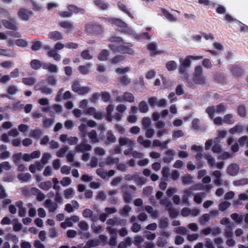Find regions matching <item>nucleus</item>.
<instances>
[{
  "instance_id": "obj_25",
  "label": "nucleus",
  "mask_w": 248,
  "mask_h": 248,
  "mask_svg": "<svg viewBox=\"0 0 248 248\" xmlns=\"http://www.w3.org/2000/svg\"><path fill=\"white\" fill-rule=\"evenodd\" d=\"M99 239L100 241H98L97 240H91L88 242V245H90L92 247H94L98 245H99V243H101V242H105L107 240V238L104 235H100L99 236Z\"/></svg>"
},
{
  "instance_id": "obj_16",
  "label": "nucleus",
  "mask_w": 248,
  "mask_h": 248,
  "mask_svg": "<svg viewBox=\"0 0 248 248\" xmlns=\"http://www.w3.org/2000/svg\"><path fill=\"white\" fill-rule=\"evenodd\" d=\"M86 30L88 32L90 33H99L100 32L99 27L91 24L86 25Z\"/></svg>"
},
{
  "instance_id": "obj_54",
  "label": "nucleus",
  "mask_w": 248,
  "mask_h": 248,
  "mask_svg": "<svg viewBox=\"0 0 248 248\" xmlns=\"http://www.w3.org/2000/svg\"><path fill=\"white\" fill-rule=\"evenodd\" d=\"M71 183V180L69 177H64L62 180L61 181V184L63 186H69Z\"/></svg>"
},
{
  "instance_id": "obj_28",
  "label": "nucleus",
  "mask_w": 248,
  "mask_h": 248,
  "mask_svg": "<svg viewBox=\"0 0 248 248\" xmlns=\"http://www.w3.org/2000/svg\"><path fill=\"white\" fill-rule=\"evenodd\" d=\"M114 109V106L112 105H109L106 108L107 111V119L111 122L112 120V113Z\"/></svg>"
},
{
  "instance_id": "obj_10",
  "label": "nucleus",
  "mask_w": 248,
  "mask_h": 248,
  "mask_svg": "<svg viewBox=\"0 0 248 248\" xmlns=\"http://www.w3.org/2000/svg\"><path fill=\"white\" fill-rule=\"evenodd\" d=\"M1 24H2L5 28L14 31H16L18 29V28L16 27L14 22H11L7 20H2L1 22H0V28H1Z\"/></svg>"
},
{
  "instance_id": "obj_63",
  "label": "nucleus",
  "mask_w": 248,
  "mask_h": 248,
  "mask_svg": "<svg viewBox=\"0 0 248 248\" xmlns=\"http://www.w3.org/2000/svg\"><path fill=\"white\" fill-rule=\"evenodd\" d=\"M74 126V123L72 120H67L64 123V126L67 129H72Z\"/></svg>"
},
{
  "instance_id": "obj_5",
  "label": "nucleus",
  "mask_w": 248,
  "mask_h": 248,
  "mask_svg": "<svg viewBox=\"0 0 248 248\" xmlns=\"http://www.w3.org/2000/svg\"><path fill=\"white\" fill-rule=\"evenodd\" d=\"M65 47V45L60 42H57L54 46V50L50 51L48 53L49 57H52L56 61H60L61 55L56 52V50H60Z\"/></svg>"
},
{
  "instance_id": "obj_57",
  "label": "nucleus",
  "mask_w": 248,
  "mask_h": 248,
  "mask_svg": "<svg viewBox=\"0 0 248 248\" xmlns=\"http://www.w3.org/2000/svg\"><path fill=\"white\" fill-rule=\"evenodd\" d=\"M223 122L228 124H231L233 123L232 116L231 115L227 114L224 116Z\"/></svg>"
},
{
  "instance_id": "obj_56",
  "label": "nucleus",
  "mask_w": 248,
  "mask_h": 248,
  "mask_svg": "<svg viewBox=\"0 0 248 248\" xmlns=\"http://www.w3.org/2000/svg\"><path fill=\"white\" fill-rule=\"evenodd\" d=\"M148 101L151 106H158V99L156 97H151L149 99Z\"/></svg>"
},
{
  "instance_id": "obj_3",
  "label": "nucleus",
  "mask_w": 248,
  "mask_h": 248,
  "mask_svg": "<svg viewBox=\"0 0 248 248\" xmlns=\"http://www.w3.org/2000/svg\"><path fill=\"white\" fill-rule=\"evenodd\" d=\"M226 105L221 104L217 106H212L208 107L206 109V112L209 116L212 118L217 114H219L223 112L226 109Z\"/></svg>"
},
{
  "instance_id": "obj_18",
  "label": "nucleus",
  "mask_w": 248,
  "mask_h": 248,
  "mask_svg": "<svg viewBox=\"0 0 248 248\" xmlns=\"http://www.w3.org/2000/svg\"><path fill=\"white\" fill-rule=\"evenodd\" d=\"M175 152L173 150H169L165 152V156L164 157L163 160L165 162H170L173 159V156Z\"/></svg>"
},
{
  "instance_id": "obj_62",
  "label": "nucleus",
  "mask_w": 248,
  "mask_h": 248,
  "mask_svg": "<svg viewBox=\"0 0 248 248\" xmlns=\"http://www.w3.org/2000/svg\"><path fill=\"white\" fill-rule=\"evenodd\" d=\"M9 76L11 78H16L19 76V70L17 68H16L10 72Z\"/></svg>"
},
{
  "instance_id": "obj_14",
  "label": "nucleus",
  "mask_w": 248,
  "mask_h": 248,
  "mask_svg": "<svg viewBox=\"0 0 248 248\" xmlns=\"http://www.w3.org/2000/svg\"><path fill=\"white\" fill-rule=\"evenodd\" d=\"M79 205L77 201H73L71 203L67 204L65 207V210L69 212H74L78 208Z\"/></svg>"
},
{
  "instance_id": "obj_36",
  "label": "nucleus",
  "mask_w": 248,
  "mask_h": 248,
  "mask_svg": "<svg viewBox=\"0 0 248 248\" xmlns=\"http://www.w3.org/2000/svg\"><path fill=\"white\" fill-rule=\"evenodd\" d=\"M162 13L164 16L170 21H174L176 20V17L164 9H161Z\"/></svg>"
},
{
  "instance_id": "obj_60",
  "label": "nucleus",
  "mask_w": 248,
  "mask_h": 248,
  "mask_svg": "<svg viewBox=\"0 0 248 248\" xmlns=\"http://www.w3.org/2000/svg\"><path fill=\"white\" fill-rule=\"evenodd\" d=\"M124 61V57L122 56H118L111 60V63L113 64L122 62Z\"/></svg>"
},
{
  "instance_id": "obj_7",
  "label": "nucleus",
  "mask_w": 248,
  "mask_h": 248,
  "mask_svg": "<svg viewBox=\"0 0 248 248\" xmlns=\"http://www.w3.org/2000/svg\"><path fill=\"white\" fill-rule=\"evenodd\" d=\"M134 97L133 94L130 93L126 92L121 96H118L116 98L118 102H128L132 103L134 101Z\"/></svg>"
},
{
  "instance_id": "obj_34",
  "label": "nucleus",
  "mask_w": 248,
  "mask_h": 248,
  "mask_svg": "<svg viewBox=\"0 0 248 248\" xmlns=\"http://www.w3.org/2000/svg\"><path fill=\"white\" fill-rule=\"evenodd\" d=\"M22 202H18L16 203V206L19 208L18 214L20 217L25 216L26 214V211L25 208L22 207Z\"/></svg>"
},
{
  "instance_id": "obj_27",
  "label": "nucleus",
  "mask_w": 248,
  "mask_h": 248,
  "mask_svg": "<svg viewBox=\"0 0 248 248\" xmlns=\"http://www.w3.org/2000/svg\"><path fill=\"white\" fill-rule=\"evenodd\" d=\"M0 56L12 58L14 57V55L11 50L0 47Z\"/></svg>"
},
{
  "instance_id": "obj_49",
  "label": "nucleus",
  "mask_w": 248,
  "mask_h": 248,
  "mask_svg": "<svg viewBox=\"0 0 248 248\" xmlns=\"http://www.w3.org/2000/svg\"><path fill=\"white\" fill-rule=\"evenodd\" d=\"M68 10L72 13V15L73 13H82L83 11L82 9H79L75 5H69L68 6Z\"/></svg>"
},
{
  "instance_id": "obj_21",
  "label": "nucleus",
  "mask_w": 248,
  "mask_h": 248,
  "mask_svg": "<svg viewBox=\"0 0 248 248\" xmlns=\"http://www.w3.org/2000/svg\"><path fill=\"white\" fill-rule=\"evenodd\" d=\"M6 146L2 145L0 146V151L1 153L0 158L2 159H6L10 156L11 154L9 152L6 151Z\"/></svg>"
},
{
  "instance_id": "obj_32",
  "label": "nucleus",
  "mask_w": 248,
  "mask_h": 248,
  "mask_svg": "<svg viewBox=\"0 0 248 248\" xmlns=\"http://www.w3.org/2000/svg\"><path fill=\"white\" fill-rule=\"evenodd\" d=\"M92 67V65L90 63L85 66H80L79 67L80 72L83 74H87L90 71V69Z\"/></svg>"
},
{
  "instance_id": "obj_44",
  "label": "nucleus",
  "mask_w": 248,
  "mask_h": 248,
  "mask_svg": "<svg viewBox=\"0 0 248 248\" xmlns=\"http://www.w3.org/2000/svg\"><path fill=\"white\" fill-rule=\"evenodd\" d=\"M61 26L68 30H70L73 28V24L68 21H63L60 23Z\"/></svg>"
},
{
  "instance_id": "obj_50",
  "label": "nucleus",
  "mask_w": 248,
  "mask_h": 248,
  "mask_svg": "<svg viewBox=\"0 0 248 248\" xmlns=\"http://www.w3.org/2000/svg\"><path fill=\"white\" fill-rule=\"evenodd\" d=\"M94 3L97 6L101 8L102 9H107L108 5V3H104L101 0H95Z\"/></svg>"
},
{
  "instance_id": "obj_22",
  "label": "nucleus",
  "mask_w": 248,
  "mask_h": 248,
  "mask_svg": "<svg viewBox=\"0 0 248 248\" xmlns=\"http://www.w3.org/2000/svg\"><path fill=\"white\" fill-rule=\"evenodd\" d=\"M161 204L165 205L166 206V207L168 208V210L169 211V213L170 214V215L173 217H174L178 215L177 212L174 211L173 210L170 209V206L171 205V203L170 202H164L163 201L161 202Z\"/></svg>"
},
{
  "instance_id": "obj_26",
  "label": "nucleus",
  "mask_w": 248,
  "mask_h": 248,
  "mask_svg": "<svg viewBox=\"0 0 248 248\" xmlns=\"http://www.w3.org/2000/svg\"><path fill=\"white\" fill-rule=\"evenodd\" d=\"M119 143L121 146L127 145L128 147H131L133 145V142L126 138H121L119 139Z\"/></svg>"
},
{
  "instance_id": "obj_59",
  "label": "nucleus",
  "mask_w": 248,
  "mask_h": 248,
  "mask_svg": "<svg viewBox=\"0 0 248 248\" xmlns=\"http://www.w3.org/2000/svg\"><path fill=\"white\" fill-rule=\"evenodd\" d=\"M193 181V178L190 175H186L183 177V183L184 184H190Z\"/></svg>"
},
{
  "instance_id": "obj_13",
  "label": "nucleus",
  "mask_w": 248,
  "mask_h": 248,
  "mask_svg": "<svg viewBox=\"0 0 248 248\" xmlns=\"http://www.w3.org/2000/svg\"><path fill=\"white\" fill-rule=\"evenodd\" d=\"M8 35H11L13 37H20L21 34L18 32H7L6 33L0 32V40H5L8 39Z\"/></svg>"
},
{
  "instance_id": "obj_20",
  "label": "nucleus",
  "mask_w": 248,
  "mask_h": 248,
  "mask_svg": "<svg viewBox=\"0 0 248 248\" xmlns=\"http://www.w3.org/2000/svg\"><path fill=\"white\" fill-rule=\"evenodd\" d=\"M239 168L237 165L231 164L228 167L227 169V171L229 174L232 176H234L237 174L239 171Z\"/></svg>"
},
{
  "instance_id": "obj_53",
  "label": "nucleus",
  "mask_w": 248,
  "mask_h": 248,
  "mask_svg": "<svg viewBox=\"0 0 248 248\" xmlns=\"http://www.w3.org/2000/svg\"><path fill=\"white\" fill-rule=\"evenodd\" d=\"M156 75V72L154 70H149L146 74V78L148 79H153L155 78Z\"/></svg>"
},
{
  "instance_id": "obj_58",
  "label": "nucleus",
  "mask_w": 248,
  "mask_h": 248,
  "mask_svg": "<svg viewBox=\"0 0 248 248\" xmlns=\"http://www.w3.org/2000/svg\"><path fill=\"white\" fill-rule=\"evenodd\" d=\"M95 109L93 107H90L84 109V113L86 114L90 115H93L95 112Z\"/></svg>"
},
{
  "instance_id": "obj_4",
  "label": "nucleus",
  "mask_w": 248,
  "mask_h": 248,
  "mask_svg": "<svg viewBox=\"0 0 248 248\" xmlns=\"http://www.w3.org/2000/svg\"><path fill=\"white\" fill-rule=\"evenodd\" d=\"M109 22L118 26L119 30L123 31H126L129 34L133 33V31L128 29L125 23L119 19L112 18L109 20Z\"/></svg>"
},
{
  "instance_id": "obj_17",
  "label": "nucleus",
  "mask_w": 248,
  "mask_h": 248,
  "mask_svg": "<svg viewBox=\"0 0 248 248\" xmlns=\"http://www.w3.org/2000/svg\"><path fill=\"white\" fill-rule=\"evenodd\" d=\"M148 49L150 51L152 55L161 54L162 51H158L157 50V45L155 43H151L148 45Z\"/></svg>"
},
{
  "instance_id": "obj_45",
  "label": "nucleus",
  "mask_w": 248,
  "mask_h": 248,
  "mask_svg": "<svg viewBox=\"0 0 248 248\" xmlns=\"http://www.w3.org/2000/svg\"><path fill=\"white\" fill-rule=\"evenodd\" d=\"M22 82L27 85H31L35 83V79L33 78H23Z\"/></svg>"
},
{
  "instance_id": "obj_64",
  "label": "nucleus",
  "mask_w": 248,
  "mask_h": 248,
  "mask_svg": "<svg viewBox=\"0 0 248 248\" xmlns=\"http://www.w3.org/2000/svg\"><path fill=\"white\" fill-rule=\"evenodd\" d=\"M142 123L143 126L147 128L151 124V122L149 118L144 117L142 119Z\"/></svg>"
},
{
  "instance_id": "obj_1",
  "label": "nucleus",
  "mask_w": 248,
  "mask_h": 248,
  "mask_svg": "<svg viewBox=\"0 0 248 248\" xmlns=\"http://www.w3.org/2000/svg\"><path fill=\"white\" fill-rule=\"evenodd\" d=\"M110 41L111 44L110 45V47L114 50H118L119 51H124L128 54H132L133 52L132 49L127 48L123 46V44L124 42L122 39L119 37H113L111 38Z\"/></svg>"
},
{
  "instance_id": "obj_40",
  "label": "nucleus",
  "mask_w": 248,
  "mask_h": 248,
  "mask_svg": "<svg viewBox=\"0 0 248 248\" xmlns=\"http://www.w3.org/2000/svg\"><path fill=\"white\" fill-rule=\"evenodd\" d=\"M74 189L72 188H68L64 191V196L66 199H71L74 195Z\"/></svg>"
},
{
  "instance_id": "obj_35",
  "label": "nucleus",
  "mask_w": 248,
  "mask_h": 248,
  "mask_svg": "<svg viewBox=\"0 0 248 248\" xmlns=\"http://www.w3.org/2000/svg\"><path fill=\"white\" fill-rule=\"evenodd\" d=\"M31 67L34 69H38L40 68L42 66V62L37 60H33L30 63Z\"/></svg>"
},
{
  "instance_id": "obj_23",
  "label": "nucleus",
  "mask_w": 248,
  "mask_h": 248,
  "mask_svg": "<svg viewBox=\"0 0 248 248\" xmlns=\"http://www.w3.org/2000/svg\"><path fill=\"white\" fill-rule=\"evenodd\" d=\"M191 151L193 152H198L196 155V158L198 160L201 159L202 157V147L200 146L193 145L191 147Z\"/></svg>"
},
{
  "instance_id": "obj_11",
  "label": "nucleus",
  "mask_w": 248,
  "mask_h": 248,
  "mask_svg": "<svg viewBox=\"0 0 248 248\" xmlns=\"http://www.w3.org/2000/svg\"><path fill=\"white\" fill-rule=\"evenodd\" d=\"M97 174L103 178H106L107 177L112 176L114 174V171L111 170L108 172L102 169H99L96 170Z\"/></svg>"
},
{
  "instance_id": "obj_15",
  "label": "nucleus",
  "mask_w": 248,
  "mask_h": 248,
  "mask_svg": "<svg viewBox=\"0 0 248 248\" xmlns=\"http://www.w3.org/2000/svg\"><path fill=\"white\" fill-rule=\"evenodd\" d=\"M205 158L208 161L209 164L211 167L217 166V168L221 169L223 166V162L218 163L216 165L214 159L210 155H205Z\"/></svg>"
},
{
  "instance_id": "obj_51",
  "label": "nucleus",
  "mask_w": 248,
  "mask_h": 248,
  "mask_svg": "<svg viewBox=\"0 0 248 248\" xmlns=\"http://www.w3.org/2000/svg\"><path fill=\"white\" fill-rule=\"evenodd\" d=\"M146 211L149 214H151V216L153 217H156L158 216V213L156 211H154L152 207L147 206L145 207Z\"/></svg>"
},
{
  "instance_id": "obj_8",
  "label": "nucleus",
  "mask_w": 248,
  "mask_h": 248,
  "mask_svg": "<svg viewBox=\"0 0 248 248\" xmlns=\"http://www.w3.org/2000/svg\"><path fill=\"white\" fill-rule=\"evenodd\" d=\"M116 109L118 113H116L113 117L116 120L120 121L122 118V113H123L126 109V107L124 104H119L116 107Z\"/></svg>"
},
{
  "instance_id": "obj_39",
  "label": "nucleus",
  "mask_w": 248,
  "mask_h": 248,
  "mask_svg": "<svg viewBox=\"0 0 248 248\" xmlns=\"http://www.w3.org/2000/svg\"><path fill=\"white\" fill-rule=\"evenodd\" d=\"M166 67L169 71H173L177 67V64L174 61H170L166 64Z\"/></svg>"
},
{
  "instance_id": "obj_29",
  "label": "nucleus",
  "mask_w": 248,
  "mask_h": 248,
  "mask_svg": "<svg viewBox=\"0 0 248 248\" xmlns=\"http://www.w3.org/2000/svg\"><path fill=\"white\" fill-rule=\"evenodd\" d=\"M139 109L141 113H146L149 110L148 106L145 101H141L139 105Z\"/></svg>"
},
{
  "instance_id": "obj_37",
  "label": "nucleus",
  "mask_w": 248,
  "mask_h": 248,
  "mask_svg": "<svg viewBox=\"0 0 248 248\" xmlns=\"http://www.w3.org/2000/svg\"><path fill=\"white\" fill-rule=\"evenodd\" d=\"M46 159L45 156V155H44L42 158L41 162L38 163L37 164H36L37 170H38V171L42 170L43 168L46 165Z\"/></svg>"
},
{
  "instance_id": "obj_46",
  "label": "nucleus",
  "mask_w": 248,
  "mask_h": 248,
  "mask_svg": "<svg viewBox=\"0 0 248 248\" xmlns=\"http://www.w3.org/2000/svg\"><path fill=\"white\" fill-rule=\"evenodd\" d=\"M73 223L72 222L70 218L66 219L64 222L61 223V226L62 228L66 229L67 227L73 226Z\"/></svg>"
},
{
  "instance_id": "obj_9",
  "label": "nucleus",
  "mask_w": 248,
  "mask_h": 248,
  "mask_svg": "<svg viewBox=\"0 0 248 248\" xmlns=\"http://www.w3.org/2000/svg\"><path fill=\"white\" fill-rule=\"evenodd\" d=\"M180 62L181 63L180 65V72L181 73H184L185 69L189 68L191 64V60L190 58L187 56L185 59L182 58L180 59Z\"/></svg>"
},
{
  "instance_id": "obj_52",
  "label": "nucleus",
  "mask_w": 248,
  "mask_h": 248,
  "mask_svg": "<svg viewBox=\"0 0 248 248\" xmlns=\"http://www.w3.org/2000/svg\"><path fill=\"white\" fill-rule=\"evenodd\" d=\"M13 65V63L10 61H4L0 63V66L4 69H10Z\"/></svg>"
},
{
  "instance_id": "obj_41",
  "label": "nucleus",
  "mask_w": 248,
  "mask_h": 248,
  "mask_svg": "<svg viewBox=\"0 0 248 248\" xmlns=\"http://www.w3.org/2000/svg\"><path fill=\"white\" fill-rule=\"evenodd\" d=\"M118 7L119 9L123 12L125 13L126 14H127L129 17L132 18L133 16L130 14L129 10L127 9L125 5H124V4L121 3L120 2L118 3Z\"/></svg>"
},
{
  "instance_id": "obj_24",
  "label": "nucleus",
  "mask_w": 248,
  "mask_h": 248,
  "mask_svg": "<svg viewBox=\"0 0 248 248\" xmlns=\"http://www.w3.org/2000/svg\"><path fill=\"white\" fill-rule=\"evenodd\" d=\"M91 146L89 144H86L84 142L81 143L79 145L77 146V149L78 151L81 152H84L85 151H90L91 149Z\"/></svg>"
},
{
  "instance_id": "obj_43",
  "label": "nucleus",
  "mask_w": 248,
  "mask_h": 248,
  "mask_svg": "<svg viewBox=\"0 0 248 248\" xmlns=\"http://www.w3.org/2000/svg\"><path fill=\"white\" fill-rule=\"evenodd\" d=\"M108 230H109L110 233L111 235V240H110V244L112 246L115 245L116 244V233L115 232H113V231L112 229L108 228Z\"/></svg>"
},
{
  "instance_id": "obj_19",
  "label": "nucleus",
  "mask_w": 248,
  "mask_h": 248,
  "mask_svg": "<svg viewBox=\"0 0 248 248\" xmlns=\"http://www.w3.org/2000/svg\"><path fill=\"white\" fill-rule=\"evenodd\" d=\"M227 144L231 146V150L232 152L235 153L239 150V146L238 143L234 141V140L232 138L228 139Z\"/></svg>"
},
{
  "instance_id": "obj_48",
  "label": "nucleus",
  "mask_w": 248,
  "mask_h": 248,
  "mask_svg": "<svg viewBox=\"0 0 248 248\" xmlns=\"http://www.w3.org/2000/svg\"><path fill=\"white\" fill-rule=\"evenodd\" d=\"M88 136L93 142H97L98 140L96 136V133L95 131L92 130L88 133Z\"/></svg>"
},
{
  "instance_id": "obj_55",
  "label": "nucleus",
  "mask_w": 248,
  "mask_h": 248,
  "mask_svg": "<svg viewBox=\"0 0 248 248\" xmlns=\"http://www.w3.org/2000/svg\"><path fill=\"white\" fill-rule=\"evenodd\" d=\"M47 207H48L50 212H54L57 207V204L54 202H50L47 200Z\"/></svg>"
},
{
  "instance_id": "obj_12",
  "label": "nucleus",
  "mask_w": 248,
  "mask_h": 248,
  "mask_svg": "<svg viewBox=\"0 0 248 248\" xmlns=\"http://www.w3.org/2000/svg\"><path fill=\"white\" fill-rule=\"evenodd\" d=\"M31 15V11L24 9H21L18 12L19 16L24 20H27Z\"/></svg>"
},
{
  "instance_id": "obj_31",
  "label": "nucleus",
  "mask_w": 248,
  "mask_h": 248,
  "mask_svg": "<svg viewBox=\"0 0 248 248\" xmlns=\"http://www.w3.org/2000/svg\"><path fill=\"white\" fill-rule=\"evenodd\" d=\"M109 56V53L106 49L102 50L99 54L98 59L101 61H106Z\"/></svg>"
},
{
  "instance_id": "obj_42",
  "label": "nucleus",
  "mask_w": 248,
  "mask_h": 248,
  "mask_svg": "<svg viewBox=\"0 0 248 248\" xmlns=\"http://www.w3.org/2000/svg\"><path fill=\"white\" fill-rule=\"evenodd\" d=\"M42 46V43L40 41H35L32 42L31 49L34 51L39 50Z\"/></svg>"
},
{
  "instance_id": "obj_47",
  "label": "nucleus",
  "mask_w": 248,
  "mask_h": 248,
  "mask_svg": "<svg viewBox=\"0 0 248 248\" xmlns=\"http://www.w3.org/2000/svg\"><path fill=\"white\" fill-rule=\"evenodd\" d=\"M238 142L241 146H248V137L243 136L239 139Z\"/></svg>"
},
{
  "instance_id": "obj_33",
  "label": "nucleus",
  "mask_w": 248,
  "mask_h": 248,
  "mask_svg": "<svg viewBox=\"0 0 248 248\" xmlns=\"http://www.w3.org/2000/svg\"><path fill=\"white\" fill-rule=\"evenodd\" d=\"M213 175L216 178L214 181V183L217 186H219L222 183V181L220 179L221 173L219 170H216L213 172Z\"/></svg>"
},
{
  "instance_id": "obj_30",
  "label": "nucleus",
  "mask_w": 248,
  "mask_h": 248,
  "mask_svg": "<svg viewBox=\"0 0 248 248\" xmlns=\"http://www.w3.org/2000/svg\"><path fill=\"white\" fill-rule=\"evenodd\" d=\"M49 37L50 39H53L54 40H60L62 39V34L58 31H53L50 32L49 33Z\"/></svg>"
},
{
  "instance_id": "obj_6",
  "label": "nucleus",
  "mask_w": 248,
  "mask_h": 248,
  "mask_svg": "<svg viewBox=\"0 0 248 248\" xmlns=\"http://www.w3.org/2000/svg\"><path fill=\"white\" fill-rule=\"evenodd\" d=\"M8 45L9 46L14 47L16 45L18 46L25 47L28 46V42L23 39H18L15 40L13 39H9L8 41Z\"/></svg>"
},
{
  "instance_id": "obj_38",
  "label": "nucleus",
  "mask_w": 248,
  "mask_h": 248,
  "mask_svg": "<svg viewBox=\"0 0 248 248\" xmlns=\"http://www.w3.org/2000/svg\"><path fill=\"white\" fill-rule=\"evenodd\" d=\"M168 143V141H165L162 143L159 140H155L153 141V144L154 146L160 147L164 149L167 147Z\"/></svg>"
},
{
  "instance_id": "obj_2",
  "label": "nucleus",
  "mask_w": 248,
  "mask_h": 248,
  "mask_svg": "<svg viewBox=\"0 0 248 248\" xmlns=\"http://www.w3.org/2000/svg\"><path fill=\"white\" fill-rule=\"evenodd\" d=\"M206 77L202 73V68L200 66H196L193 75V81L196 84L202 85L206 82Z\"/></svg>"
},
{
  "instance_id": "obj_61",
  "label": "nucleus",
  "mask_w": 248,
  "mask_h": 248,
  "mask_svg": "<svg viewBox=\"0 0 248 248\" xmlns=\"http://www.w3.org/2000/svg\"><path fill=\"white\" fill-rule=\"evenodd\" d=\"M81 56L84 59L86 60H91L93 58V56L90 54L88 50H84L82 51Z\"/></svg>"
}]
</instances>
